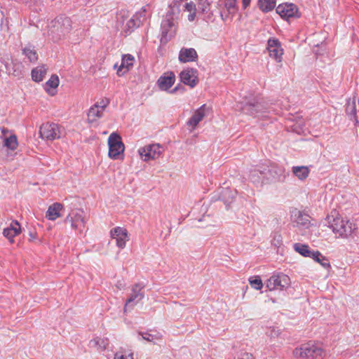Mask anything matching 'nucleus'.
<instances>
[{"label": "nucleus", "instance_id": "obj_1", "mask_svg": "<svg viewBox=\"0 0 359 359\" xmlns=\"http://www.w3.org/2000/svg\"><path fill=\"white\" fill-rule=\"evenodd\" d=\"M327 220L329 226L339 238L352 237L357 230L355 224L338 215L336 212H332L331 215L327 216Z\"/></svg>", "mask_w": 359, "mask_h": 359}, {"label": "nucleus", "instance_id": "obj_2", "mask_svg": "<svg viewBox=\"0 0 359 359\" xmlns=\"http://www.w3.org/2000/svg\"><path fill=\"white\" fill-rule=\"evenodd\" d=\"M72 30V21L69 18L60 17L50 22L48 36L53 41L57 42L64 39Z\"/></svg>", "mask_w": 359, "mask_h": 359}, {"label": "nucleus", "instance_id": "obj_3", "mask_svg": "<svg viewBox=\"0 0 359 359\" xmlns=\"http://www.w3.org/2000/svg\"><path fill=\"white\" fill-rule=\"evenodd\" d=\"M293 355L296 358L305 359H323L325 352L319 345L307 343L296 348L293 351Z\"/></svg>", "mask_w": 359, "mask_h": 359}, {"label": "nucleus", "instance_id": "obj_4", "mask_svg": "<svg viewBox=\"0 0 359 359\" xmlns=\"http://www.w3.org/2000/svg\"><path fill=\"white\" fill-rule=\"evenodd\" d=\"M109 156L113 159L122 158L124 151V144L121 137L116 133H112L108 138Z\"/></svg>", "mask_w": 359, "mask_h": 359}, {"label": "nucleus", "instance_id": "obj_5", "mask_svg": "<svg viewBox=\"0 0 359 359\" xmlns=\"http://www.w3.org/2000/svg\"><path fill=\"white\" fill-rule=\"evenodd\" d=\"M65 223H69L74 230L83 231L86 226L84 212L82 210H73L65 219Z\"/></svg>", "mask_w": 359, "mask_h": 359}, {"label": "nucleus", "instance_id": "obj_6", "mask_svg": "<svg viewBox=\"0 0 359 359\" xmlns=\"http://www.w3.org/2000/svg\"><path fill=\"white\" fill-rule=\"evenodd\" d=\"M40 137L47 140H54L61 137L60 127L54 123H46L40 127Z\"/></svg>", "mask_w": 359, "mask_h": 359}, {"label": "nucleus", "instance_id": "obj_7", "mask_svg": "<svg viewBox=\"0 0 359 359\" xmlns=\"http://www.w3.org/2000/svg\"><path fill=\"white\" fill-rule=\"evenodd\" d=\"M290 285V278L283 273H278L272 276L266 282V287L269 290H282Z\"/></svg>", "mask_w": 359, "mask_h": 359}, {"label": "nucleus", "instance_id": "obj_8", "mask_svg": "<svg viewBox=\"0 0 359 359\" xmlns=\"http://www.w3.org/2000/svg\"><path fill=\"white\" fill-rule=\"evenodd\" d=\"M161 146L158 144H148L139 149L141 158L144 161L156 159L161 154Z\"/></svg>", "mask_w": 359, "mask_h": 359}, {"label": "nucleus", "instance_id": "obj_9", "mask_svg": "<svg viewBox=\"0 0 359 359\" xmlns=\"http://www.w3.org/2000/svg\"><path fill=\"white\" fill-rule=\"evenodd\" d=\"M244 113L255 117H259L264 113L266 112L267 107L263 101H255L254 102L247 103L243 107Z\"/></svg>", "mask_w": 359, "mask_h": 359}, {"label": "nucleus", "instance_id": "obj_10", "mask_svg": "<svg viewBox=\"0 0 359 359\" xmlns=\"http://www.w3.org/2000/svg\"><path fill=\"white\" fill-rule=\"evenodd\" d=\"M110 236L112 239L116 240L117 247L121 249L126 247V241H128V233L126 229L115 227L110 231Z\"/></svg>", "mask_w": 359, "mask_h": 359}, {"label": "nucleus", "instance_id": "obj_11", "mask_svg": "<svg viewBox=\"0 0 359 359\" xmlns=\"http://www.w3.org/2000/svg\"><path fill=\"white\" fill-rule=\"evenodd\" d=\"M144 285L142 283H135L131 287V293L129 295V297L127 299L125 306L124 311H126L127 306L132 302H135L136 304L137 302L141 301L144 297V292L142 290L144 289Z\"/></svg>", "mask_w": 359, "mask_h": 359}, {"label": "nucleus", "instance_id": "obj_12", "mask_svg": "<svg viewBox=\"0 0 359 359\" xmlns=\"http://www.w3.org/2000/svg\"><path fill=\"white\" fill-rule=\"evenodd\" d=\"M181 81L191 88L195 87L198 83V72L194 69H184L180 74Z\"/></svg>", "mask_w": 359, "mask_h": 359}, {"label": "nucleus", "instance_id": "obj_13", "mask_svg": "<svg viewBox=\"0 0 359 359\" xmlns=\"http://www.w3.org/2000/svg\"><path fill=\"white\" fill-rule=\"evenodd\" d=\"M267 49L271 57L273 58L277 62L281 61L283 50L281 48L280 41L278 39H269Z\"/></svg>", "mask_w": 359, "mask_h": 359}, {"label": "nucleus", "instance_id": "obj_14", "mask_svg": "<svg viewBox=\"0 0 359 359\" xmlns=\"http://www.w3.org/2000/svg\"><path fill=\"white\" fill-rule=\"evenodd\" d=\"M276 13L281 18L288 19L290 18L298 17V10L297 6L293 4H280L276 8Z\"/></svg>", "mask_w": 359, "mask_h": 359}, {"label": "nucleus", "instance_id": "obj_15", "mask_svg": "<svg viewBox=\"0 0 359 359\" xmlns=\"http://www.w3.org/2000/svg\"><path fill=\"white\" fill-rule=\"evenodd\" d=\"M310 217L302 212L294 210L292 213V222L296 223L297 226H302L304 228H309L310 224Z\"/></svg>", "mask_w": 359, "mask_h": 359}, {"label": "nucleus", "instance_id": "obj_16", "mask_svg": "<svg viewBox=\"0 0 359 359\" xmlns=\"http://www.w3.org/2000/svg\"><path fill=\"white\" fill-rule=\"evenodd\" d=\"M175 76L173 72H167L158 80V85L161 90L169 89L175 83Z\"/></svg>", "mask_w": 359, "mask_h": 359}, {"label": "nucleus", "instance_id": "obj_17", "mask_svg": "<svg viewBox=\"0 0 359 359\" xmlns=\"http://www.w3.org/2000/svg\"><path fill=\"white\" fill-rule=\"evenodd\" d=\"M208 109L205 104L202 105L200 108L195 111L193 116L189 118L187 124L192 126L194 129L200 121L203 120Z\"/></svg>", "mask_w": 359, "mask_h": 359}, {"label": "nucleus", "instance_id": "obj_18", "mask_svg": "<svg viewBox=\"0 0 359 359\" xmlns=\"http://www.w3.org/2000/svg\"><path fill=\"white\" fill-rule=\"evenodd\" d=\"M198 55L194 48H182L179 53V60L182 62H189L195 61Z\"/></svg>", "mask_w": 359, "mask_h": 359}, {"label": "nucleus", "instance_id": "obj_19", "mask_svg": "<svg viewBox=\"0 0 359 359\" xmlns=\"http://www.w3.org/2000/svg\"><path fill=\"white\" fill-rule=\"evenodd\" d=\"M134 57L130 54L124 55L122 57L121 64L117 69V74L123 76L133 65Z\"/></svg>", "mask_w": 359, "mask_h": 359}, {"label": "nucleus", "instance_id": "obj_20", "mask_svg": "<svg viewBox=\"0 0 359 359\" xmlns=\"http://www.w3.org/2000/svg\"><path fill=\"white\" fill-rule=\"evenodd\" d=\"M293 248L297 252L306 257L315 256L316 258H318L317 256L320 255V252L319 251H312L309 249V245L305 244L299 243H294Z\"/></svg>", "mask_w": 359, "mask_h": 359}, {"label": "nucleus", "instance_id": "obj_21", "mask_svg": "<svg viewBox=\"0 0 359 359\" xmlns=\"http://www.w3.org/2000/svg\"><path fill=\"white\" fill-rule=\"evenodd\" d=\"M174 23L172 19L167 18L162 22L161 24V42H167L172 36V33L170 32V29L173 27Z\"/></svg>", "mask_w": 359, "mask_h": 359}, {"label": "nucleus", "instance_id": "obj_22", "mask_svg": "<svg viewBox=\"0 0 359 359\" xmlns=\"http://www.w3.org/2000/svg\"><path fill=\"white\" fill-rule=\"evenodd\" d=\"M63 209V205L59 203H55L49 206L46 217L50 220H55L61 216L60 211Z\"/></svg>", "mask_w": 359, "mask_h": 359}, {"label": "nucleus", "instance_id": "obj_23", "mask_svg": "<svg viewBox=\"0 0 359 359\" xmlns=\"http://www.w3.org/2000/svg\"><path fill=\"white\" fill-rule=\"evenodd\" d=\"M103 112V108H99L98 104H94L88 111V121L89 123L96 121L98 118L102 116Z\"/></svg>", "mask_w": 359, "mask_h": 359}, {"label": "nucleus", "instance_id": "obj_24", "mask_svg": "<svg viewBox=\"0 0 359 359\" xmlns=\"http://www.w3.org/2000/svg\"><path fill=\"white\" fill-rule=\"evenodd\" d=\"M292 171L293 175L302 181L305 180L310 173V170L306 166H294Z\"/></svg>", "mask_w": 359, "mask_h": 359}, {"label": "nucleus", "instance_id": "obj_25", "mask_svg": "<svg viewBox=\"0 0 359 359\" xmlns=\"http://www.w3.org/2000/svg\"><path fill=\"white\" fill-rule=\"evenodd\" d=\"M47 69L45 66H39L32 71V78L34 81L39 82L43 79L46 75Z\"/></svg>", "mask_w": 359, "mask_h": 359}, {"label": "nucleus", "instance_id": "obj_26", "mask_svg": "<svg viewBox=\"0 0 359 359\" xmlns=\"http://www.w3.org/2000/svg\"><path fill=\"white\" fill-rule=\"evenodd\" d=\"M258 6L263 12H269L276 6V0H259Z\"/></svg>", "mask_w": 359, "mask_h": 359}, {"label": "nucleus", "instance_id": "obj_27", "mask_svg": "<svg viewBox=\"0 0 359 359\" xmlns=\"http://www.w3.org/2000/svg\"><path fill=\"white\" fill-rule=\"evenodd\" d=\"M18 145L17 137L15 135H11L8 137H5L4 140V146L8 149L14 151L17 149Z\"/></svg>", "mask_w": 359, "mask_h": 359}, {"label": "nucleus", "instance_id": "obj_28", "mask_svg": "<svg viewBox=\"0 0 359 359\" xmlns=\"http://www.w3.org/2000/svg\"><path fill=\"white\" fill-rule=\"evenodd\" d=\"M21 232L20 227L18 228H6L3 231V235L7 238L9 241L13 243V238Z\"/></svg>", "mask_w": 359, "mask_h": 359}, {"label": "nucleus", "instance_id": "obj_29", "mask_svg": "<svg viewBox=\"0 0 359 359\" xmlns=\"http://www.w3.org/2000/svg\"><path fill=\"white\" fill-rule=\"evenodd\" d=\"M23 54L28 58L31 62H36L38 60L36 51L30 47H25L23 50Z\"/></svg>", "mask_w": 359, "mask_h": 359}, {"label": "nucleus", "instance_id": "obj_30", "mask_svg": "<svg viewBox=\"0 0 359 359\" xmlns=\"http://www.w3.org/2000/svg\"><path fill=\"white\" fill-rule=\"evenodd\" d=\"M224 6L229 14L233 15L237 11L236 0H225Z\"/></svg>", "mask_w": 359, "mask_h": 359}, {"label": "nucleus", "instance_id": "obj_31", "mask_svg": "<svg viewBox=\"0 0 359 359\" xmlns=\"http://www.w3.org/2000/svg\"><path fill=\"white\" fill-rule=\"evenodd\" d=\"M270 172V170L269 168H264L263 170H260L259 169H255L252 171H251V177L252 179H254L255 177H257L258 178H268L267 174Z\"/></svg>", "mask_w": 359, "mask_h": 359}, {"label": "nucleus", "instance_id": "obj_32", "mask_svg": "<svg viewBox=\"0 0 359 359\" xmlns=\"http://www.w3.org/2000/svg\"><path fill=\"white\" fill-rule=\"evenodd\" d=\"M139 334L142 335L143 339H144L147 341H149V342H153L154 344L156 343L155 340L161 339V337H162V336L159 334L154 335V334H149L147 332H140Z\"/></svg>", "mask_w": 359, "mask_h": 359}, {"label": "nucleus", "instance_id": "obj_33", "mask_svg": "<svg viewBox=\"0 0 359 359\" xmlns=\"http://www.w3.org/2000/svg\"><path fill=\"white\" fill-rule=\"evenodd\" d=\"M346 114L350 116L351 118H355L356 115V107H355V102L353 100L352 102H348L346 108Z\"/></svg>", "mask_w": 359, "mask_h": 359}, {"label": "nucleus", "instance_id": "obj_34", "mask_svg": "<svg viewBox=\"0 0 359 359\" xmlns=\"http://www.w3.org/2000/svg\"><path fill=\"white\" fill-rule=\"evenodd\" d=\"M250 285L256 290H261L263 287L262 280L259 276H253L250 278Z\"/></svg>", "mask_w": 359, "mask_h": 359}, {"label": "nucleus", "instance_id": "obj_35", "mask_svg": "<svg viewBox=\"0 0 359 359\" xmlns=\"http://www.w3.org/2000/svg\"><path fill=\"white\" fill-rule=\"evenodd\" d=\"M91 343H93L94 346H97L98 349L103 351L107 348V346L108 345V340L102 338H96L91 341Z\"/></svg>", "mask_w": 359, "mask_h": 359}, {"label": "nucleus", "instance_id": "obj_36", "mask_svg": "<svg viewBox=\"0 0 359 359\" xmlns=\"http://www.w3.org/2000/svg\"><path fill=\"white\" fill-rule=\"evenodd\" d=\"M59 85V79L56 75H52L50 79L46 83L47 88H56Z\"/></svg>", "mask_w": 359, "mask_h": 359}, {"label": "nucleus", "instance_id": "obj_37", "mask_svg": "<svg viewBox=\"0 0 359 359\" xmlns=\"http://www.w3.org/2000/svg\"><path fill=\"white\" fill-rule=\"evenodd\" d=\"M317 257L318 258H316L315 256H311V257L316 262L320 263L324 268H327L330 266L328 259L325 257H324L321 253L320 256Z\"/></svg>", "mask_w": 359, "mask_h": 359}, {"label": "nucleus", "instance_id": "obj_38", "mask_svg": "<svg viewBox=\"0 0 359 359\" xmlns=\"http://www.w3.org/2000/svg\"><path fill=\"white\" fill-rule=\"evenodd\" d=\"M140 20H135L134 18H130L126 22V27L127 31L130 32V30H133L135 27H137L139 26Z\"/></svg>", "mask_w": 359, "mask_h": 359}, {"label": "nucleus", "instance_id": "obj_39", "mask_svg": "<svg viewBox=\"0 0 359 359\" xmlns=\"http://www.w3.org/2000/svg\"><path fill=\"white\" fill-rule=\"evenodd\" d=\"M114 359H133V356L132 353L125 355L120 352L115 354Z\"/></svg>", "mask_w": 359, "mask_h": 359}, {"label": "nucleus", "instance_id": "obj_40", "mask_svg": "<svg viewBox=\"0 0 359 359\" xmlns=\"http://www.w3.org/2000/svg\"><path fill=\"white\" fill-rule=\"evenodd\" d=\"M185 9L190 13L195 12L196 11V6L193 2H189V3L186 4Z\"/></svg>", "mask_w": 359, "mask_h": 359}, {"label": "nucleus", "instance_id": "obj_41", "mask_svg": "<svg viewBox=\"0 0 359 359\" xmlns=\"http://www.w3.org/2000/svg\"><path fill=\"white\" fill-rule=\"evenodd\" d=\"M236 359H254V358L250 353H243Z\"/></svg>", "mask_w": 359, "mask_h": 359}, {"label": "nucleus", "instance_id": "obj_42", "mask_svg": "<svg viewBox=\"0 0 359 359\" xmlns=\"http://www.w3.org/2000/svg\"><path fill=\"white\" fill-rule=\"evenodd\" d=\"M109 104V100H102L100 104H98L99 105V108H103V111H104L105 108L107 107V106Z\"/></svg>", "mask_w": 359, "mask_h": 359}, {"label": "nucleus", "instance_id": "obj_43", "mask_svg": "<svg viewBox=\"0 0 359 359\" xmlns=\"http://www.w3.org/2000/svg\"><path fill=\"white\" fill-rule=\"evenodd\" d=\"M20 226V224L17 220L13 221L8 228H18Z\"/></svg>", "mask_w": 359, "mask_h": 359}, {"label": "nucleus", "instance_id": "obj_44", "mask_svg": "<svg viewBox=\"0 0 359 359\" xmlns=\"http://www.w3.org/2000/svg\"><path fill=\"white\" fill-rule=\"evenodd\" d=\"M250 4V0H242L243 8H246Z\"/></svg>", "mask_w": 359, "mask_h": 359}, {"label": "nucleus", "instance_id": "obj_45", "mask_svg": "<svg viewBox=\"0 0 359 359\" xmlns=\"http://www.w3.org/2000/svg\"><path fill=\"white\" fill-rule=\"evenodd\" d=\"M195 16H196V12L190 13V14L188 16L189 20L193 21L194 20V18H195Z\"/></svg>", "mask_w": 359, "mask_h": 359}, {"label": "nucleus", "instance_id": "obj_46", "mask_svg": "<svg viewBox=\"0 0 359 359\" xmlns=\"http://www.w3.org/2000/svg\"><path fill=\"white\" fill-rule=\"evenodd\" d=\"M35 238H36V235H35V233H32V232H30V233H29V241H34Z\"/></svg>", "mask_w": 359, "mask_h": 359}, {"label": "nucleus", "instance_id": "obj_47", "mask_svg": "<svg viewBox=\"0 0 359 359\" xmlns=\"http://www.w3.org/2000/svg\"><path fill=\"white\" fill-rule=\"evenodd\" d=\"M1 133H2L3 136L5 137L6 135L8 133V129L3 128L1 129Z\"/></svg>", "mask_w": 359, "mask_h": 359}, {"label": "nucleus", "instance_id": "obj_48", "mask_svg": "<svg viewBox=\"0 0 359 359\" xmlns=\"http://www.w3.org/2000/svg\"><path fill=\"white\" fill-rule=\"evenodd\" d=\"M275 335H276V336L278 335L277 332H273V330H271V337H274Z\"/></svg>", "mask_w": 359, "mask_h": 359}, {"label": "nucleus", "instance_id": "obj_49", "mask_svg": "<svg viewBox=\"0 0 359 359\" xmlns=\"http://www.w3.org/2000/svg\"><path fill=\"white\" fill-rule=\"evenodd\" d=\"M275 335H276V336L278 335L277 332H273V330H271V337H274Z\"/></svg>", "mask_w": 359, "mask_h": 359}, {"label": "nucleus", "instance_id": "obj_50", "mask_svg": "<svg viewBox=\"0 0 359 359\" xmlns=\"http://www.w3.org/2000/svg\"><path fill=\"white\" fill-rule=\"evenodd\" d=\"M280 243V241L278 239V240H277V241H276V243H274V245H279Z\"/></svg>", "mask_w": 359, "mask_h": 359}, {"label": "nucleus", "instance_id": "obj_51", "mask_svg": "<svg viewBox=\"0 0 359 359\" xmlns=\"http://www.w3.org/2000/svg\"><path fill=\"white\" fill-rule=\"evenodd\" d=\"M280 243V241L278 239V240H277V241H276V243H274V245H279Z\"/></svg>", "mask_w": 359, "mask_h": 359}]
</instances>
